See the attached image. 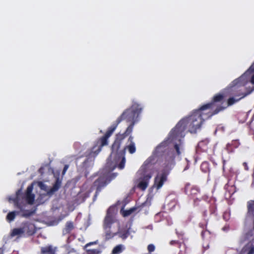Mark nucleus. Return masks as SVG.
<instances>
[{
    "label": "nucleus",
    "mask_w": 254,
    "mask_h": 254,
    "mask_svg": "<svg viewBox=\"0 0 254 254\" xmlns=\"http://www.w3.org/2000/svg\"><path fill=\"white\" fill-rule=\"evenodd\" d=\"M141 111L142 108L139 104L137 103H133L131 106L125 110L116 121L108 128L105 134L98 138L94 142L93 147L85 153V156L88 158H95L102 150L103 146L108 145L109 138L112 135L118 125L124 120L130 123L125 131V134H130Z\"/></svg>",
    "instance_id": "f257e3e1"
},
{
    "label": "nucleus",
    "mask_w": 254,
    "mask_h": 254,
    "mask_svg": "<svg viewBox=\"0 0 254 254\" xmlns=\"http://www.w3.org/2000/svg\"><path fill=\"white\" fill-rule=\"evenodd\" d=\"M129 134L118 133L111 146V152L107 160L105 169L109 172L113 171L116 168L122 170L124 168L126 163V151L127 147L125 146L122 149L121 144L125 138Z\"/></svg>",
    "instance_id": "f03ea898"
},
{
    "label": "nucleus",
    "mask_w": 254,
    "mask_h": 254,
    "mask_svg": "<svg viewBox=\"0 0 254 254\" xmlns=\"http://www.w3.org/2000/svg\"><path fill=\"white\" fill-rule=\"evenodd\" d=\"M204 120L200 117V115L193 111L189 117L180 120L170 132V136L172 139L189 128L190 132H195L199 129Z\"/></svg>",
    "instance_id": "7ed1b4c3"
},
{
    "label": "nucleus",
    "mask_w": 254,
    "mask_h": 254,
    "mask_svg": "<svg viewBox=\"0 0 254 254\" xmlns=\"http://www.w3.org/2000/svg\"><path fill=\"white\" fill-rule=\"evenodd\" d=\"M154 157H149L145 160L139 171L141 177L139 179L137 187L142 190H144L147 188L154 173Z\"/></svg>",
    "instance_id": "20e7f679"
},
{
    "label": "nucleus",
    "mask_w": 254,
    "mask_h": 254,
    "mask_svg": "<svg viewBox=\"0 0 254 254\" xmlns=\"http://www.w3.org/2000/svg\"><path fill=\"white\" fill-rule=\"evenodd\" d=\"M117 175V173L104 174L94 182L89 191V192L90 193L93 190H96L95 193L93 197V201L96 199L101 191L104 189L112 180L115 179Z\"/></svg>",
    "instance_id": "39448f33"
},
{
    "label": "nucleus",
    "mask_w": 254,
    "mask_h": 254,
    "mask_svg": "<svg viewBox=\"0 0 254 254\" xmlns=\"http://www.w3.org/2000/svg\"><path fill=\"white\" fill-rule=\"evenodd\" d=\"M222 111H223V108L221 107H218L215 109L212 106V104L208 103L202 105L200 108L194 111L200 114V117L205 120L211 118L213 115L217 114Z\"/></svg>",
    "instance_id": "423d86ee"
},
{
    "label": "nucleus",
    "mask_w": 254,
    "mask_h": 254,
    "mask_svg": "<svg viewBox=\"0 0 254 254\" xmlns=\"http://www.w3.org/2000/svg\"><path fill=\"white\" fill-rule=\"evenodd\" d=\"M171 170V168L167 165L159 171L154 178L153 187L157 190L161 189L164 183L167 181L168 176Z\"/></svg>",
    "instance_id": "0eeeda50"
},
{
    "label": "nucleus",
    "mask_w": 254,
    "mask_h": 254,
    "mask_svg": "<svg viewBox=\"0 0 254 254\" xmlns=\"http://www.w3.org/2000/svg\"><path fill=\"white\" fill-rule=\"evenodd\" d=\"M22 194V190L21 189L18 190L16 192V196L13 199L15 207L19 209V213L22 212V216L24 217H28L32 216L34 211L30 210H25V205H22L19 203L20 195Z\"/></svg>",
    "instance_id": "6e6552de"
},
{
    "label": "nucleus",
    "mask_w": 254,
    "mask_h": 254,
    "mask_svg": "<svg viewBox=\"0 0 254 254\" xmlns=\"http://www.w3.org/2000/svg\"><path fill=\"white\" fill-rule=\"evenodd\" d=\"M21 226L23 231V234H26L27 236H32L36 232L35 225L30 222H24L22 223Z\"/></svg>",
    "instance_id": "1a4fd4ad"
},
{
    "label": "nucleus",
    "mask_w": 254,
    "mask_h": 254,
    "mask_svg": "<svg viewBox=\"0 0 254 254\" xmlns=\"http://www.w3.org/2000/svg\"><path fill=\"white\" fill-rule=\"evenodd\" d=\"M224 95L222 94H216L213 96L211 101L209 102V103L212 104V106L214 108L216 109L218 107H221L223 108V110H224L226 108V107L222 106L224 103Z\"/></svg>",
    "instance_id": "9d476101"
},
{
    "label": "nucleus",
    "mask_w": 254,
    "mask_h": 254,
    "mask_svg": "<svg viewBox=\"0 0 254 254\" xmlns=\"http://www.w3.org/2000/svg\"><path fill=\"white\" fill-rule=\"evenodd\" d=\"M250 94V92H240L238 94H234V96L229 98L227 101V106H230L239 101L241 99L245 98Z\"/></svg>",
    "instance_id": "9b49d317"
},
{
    "label": "nucleus",
    "mask_w": 254,
    "mask_h": 254,
    "mask_svg": "<svg viewBox=\"0 0 254 254\" xmlns=\"http://www.w3.org/2000/svg\"><path fill=\"white\" fill-rule=\"evenodd\" d=\"M114 222L112 214L111 213L110 210L108 209L107 212L106 216L104 221V228L105 229H110L112 224Z\"/></svg>",
    "instance_id": "f8f14e48"
},
{
    "label": "nucleus",
    "mask_w": 254,
    "mask_h": 254,
    "mask_svg": "<svg viewBox=\"0 0 254 254\" xmlns=\"http://www.w3.org/2000/svg\"><path fill=\"white\" fill-rule=\"evenodd\" d=\"M209 141L207 139L203 140L198 142L196 150L197 153L207 151Z\"/></svg>",
    "instance_id": "ddd939ff"
},
{
    "label": "nucleus",
    "mask_w": 254,
    "mask_h": 254,
    "mask_svg": "<svg viewBox=\"0 0 254 254\" xmlns=\"http://www.w3.org/2000/svg\"><path fill=\"white\" fill-rule=\"evenodd\" d=\"M240 145L239 140H233L231 143L227 144L226 146V150L228 153L233 152L234 149L238 148Z\"/></svg>",
    "instance_id": "4468645a"
},
{
    "label": "nucleus",
    "mask_w": 254,
    "mask_h": 254,
    "mask_svg": "<svg viewBox=\"0 0 254 254\" xmlns=\"http://www.w3.org/2000/svg\"><path fill=\"white\" fill-rule=\"evenodd\" d=\"M254 254V245L251 243L249 242L242 249L240 254Z\"/></svg>",
    "instance_id": "2eb2a0df"
},
{
    "label": "nucleus",
    "mask_w": 254,
    "mask_h": 254,
    "mask_svg": "<svg viewBox=\"0 0 254 254\" xmlns=\"http://www.w3.org/2000/svg\"><path fill=\"white\" fill-rule=\"evenodd\" d=\"M62 184V181L58 178L53 187L50 188L47 191V193L49 195L53 194L56 191H58L60 188Z\"/></svg>",
    "instance_id": "dca6fc26"
},
{
    "label": "nucleus",
    "mask_w": 254,
    "mask_h": 254,
    "mask_svg": "<svg viewBox=\"0 0 254 254\" xmlns=\"http://www.w3.org/2000/svg\"><path fill=\"white\" fill-rule=\"evenodd\" d=\"M56 248L52 246L49 245L46 247H41V254H55Z\"/></svg>",
    "instance_id": "f3484780"
},
{
    "label": "nucleus",
    "mask_w": 254,
    "mask_h": 254,
    "mask_svg": "<svg viewBox=\"0 0 254 254\" xmlns=\"http://www.w3.org/2000/svg\"><path fill=\"white\" fill-rule=\"evenodd\" d=\"M73 229V223L71 221H67L65 224L64 228L63 229V234L66 235L70 234Z\"/></svg>",
    "instance_id": "a211bd4d"
},
{
    "label": "nucleus",
    "mask_w": 254,
    "mask_h": 254,
    "mask_svg": "<svg viewBox=\"0 0 254 254\" xmlns=\"http://www.w3.org/2000/svg\"><path fill=\"white\" fill-rule=\"evenodd\" d=\"M233 83L234 84H235V85L230 88L231 95L234 96V94H238L240 92H243L241 90L239 89V86L237 85V83H238V79L235 80Z\"/></svg>",
    "instance_id": "6ab92c4d"
},
{
    "label": "nucleus",
    "mask_w": 254,
    "mask_h": 254,
    "mask_svg": "<svg viewBox=\"0 0 254 254\" xmlns=\"http://www.w3.org/2000/svg\"><path fill=\"white\" fill-rule=\"evenodd\" d=\"M248 212L249 217H254V200H251L248 202Z\"/></svg>",
    "instance_id": "aec40b11"
},
{
    "label": "nucleus",
    "mask_w": 254,
    "mask_h": 254,
    "mask_svg": "<svg viewBox=\"0 0 254 254\" xmlns=\"http://www.w3.org/2000/svg\"><path fill=\"white\" fill-rule=\"evenodd\" d=\"M125 249V248L124 245L122 244L118 245L113 248L111 254H120Z\"/></svg>",
    "instance_id": "412c9836"
},
{
    "label": "nucleus",
    "mask_w": 254,
    "mask_h": 254,
    "mask_svg": "<svg viewBox=\"0 0 254 254\" xmlns=\"http://www.w3.org/2000/svg\"><path fill=\"white\" fill-rule=\"evenodd\" d=\"M226 191L229 193L230 196L232 195L236 191V188L234 185H230L227 184L224 187Z\"/></svg>",
    "instance_id": "4be33fe9"
},
{
    "label": "nucleus",
    "mask_w": 254,
    "mask_h": 254,
    "mask_svg": "<svg viewBox=\"0 0 254 254\" xmlns=\"http://www.w3.org/2000/svg\"><path fill=\"white\" fill-rule=\"evenodd\" d=\"M19 214V211H13L11 212H9L6 217V220L8 222H11V221H13L14 219L15 218V216L16 215H18Z\"/></svg>",
    "instance_id": "5701e85b"
},
{
    "label": "nucleus",
    "mask_w": 254,
    "mask_h": 254,
    "mask_svg": "<svg viewBox=\"0 0 254 254\" xmlns=\"http://www.w3.org/2000/svg\"><path fill=\"white\" fill-rule=\"evenodd\" d=\"M136 209V208L135 207L130 208L127 210H123V208L121 209V212L122 215L124 217H127L131 215L133 212H134Z\"/></svg>",
    "instance_id": "b1692460"
},
{
    "label": "nucleus",
    "mask_w": 254,
    "mask_h": 254,
    "mask_svg": "<svg viewBox=\"0 0 254 254\" xmlns=\"http://www.w3.org/2000/svg\"><path fill=\"white\" fill-rule=\"evenodd\" d=\"M22 234H24L21 226L19 228H14L11 233V236H20Z\"/></svg>",
    "instance_id": "393cba45"
},
{
    "label": "nucleus",
    "mask_w": 254,
    "mask_h": 254,
    "mask_svg": "<svg viewBox=\"0 0 254 254\" xmlns=\"http://www.w3.org/2000/svg\"><path fill=\"white\" fill-rule=\"evenodd\" d=\"M200 169L204 173H209L210 168L208 162L206 161L203 162L200 165Z\"/></svg>",
    "instance_id": "a878e982"
},
{
    "label": "nucleus",
    "mask_w": 254,
    "mask_h": 254,
    "mask_svg": "<svg viewBox=\"0 0 254 254\" xmlns=\"http://www.w3.org/2000/svg\"><path fill=\"white\" fill-rule=\"evenodd\" d=\"M117 234H119V236L120 238L123 240H125L128 237L129 235V232L128 230H123L120 231Z\"/></svg>",
    "instance_id": "bb28decb"
},
{
    "label": "nucleus",
    "mask_w": 254,
    "mask_h": 254,
    "mask_svg": "<svg viewBox=\"0 0 254 254\" xmlns=\"http://www.w3.org/2000/svg\"><path fill=\"white\" fill-rule=\"evenodd\" d=\"M170 244L171 246L180 248L182 245H184V240L182 238L181 241L178 240H172L170 242Z\"/></svg>",
    "instance_id": "cd10ccee"
},
{
    "label": "nucleus",
    "mask_w": 254,
    "mask_h": 254,
    "mask_svg": "<svg viewBox=\"0 0 254 254\" xmlns=\"http://www.w3.org/2000/svg\"><path fill=\"white\" fill-rule=\"evenodd\" d=\"M125 147H127V149H128V152L130 154L134 153L136 151L134 143H130L128 145L125 146Z\"/></svg>",
    "instance_id": "c85d7f7f"
},
{
    "label": "nucleus",
    "mask_w": 254,
    "mask_h": 254,
    "mask_svg": "<svg viewBox=\"0 0 254 254\" xmlns=\"http://www.w3.org/2000/svg\"><path fill=\"white\" fill-rule=\"evenodd\" d=\"M209 214L210 215H215V213L217 210L216 205L215 203H212L210 204L209 206Z\"/></svg>",
    "instance_id": "c756f323"
},
{
    "label": "nucleus",
    "mask_w": 254,
    "mask_h": 254,
    "mask_svg": "<svg viewBox=\"0 0 254 254\" xmlns=\"http://www.w3.org/2000/svg\"><path fill=\"white\" fill-rule=\"evenodd\" d=\"M35 199V195L34 194H26V199L28 204H32L34 202Z\"/></svg>",
    "instance_id": "7c9ffc66"
},
{
    "label": "nucleus",
    "mask_w": 254,
    "mask_h": 254,
    "mask_svg": "<svg viewBox=\"0 0 254 254\" xmlns=\"http://www.w3.org/2000/svg\"><path fill=\"white\" fill-rule=\"evenodd\" d=\"M117 234V233H111V232L110 230L107 231L105 234V239L106 240H109L113 238Z\"/></svg>",
    "instance_id": "2f4dec72"
},
{
    "label": "nucleus",
    "mask_w": 254,
    "mask_h": 254,
    "mask_svg": "<svg viewBox=\"0 0 254 254\" xmlns=\"http://www.w3.org/2000/svg\"><path fill=\"white\" fill-rule=\"evenodd\" d=\"M155 249V247L153 244H149L147 246V251L150 254V253L154 252Z\"/></svg>",
    "instance_id": "473e14b6"
},
{
    "label": "nucleus",
    "mask_w": 254,
    "mask_h": 254,
    "mask_svg": "<svg viewBox=\"0 0 254 254\" xmlns=\"http://www.w3.org/2000/svg\"><path fill=\"white\" fill-rule=\"evenodd\" d=\"M87 253L88 254H99L100 252L96 249L87 250Z\"/></svg>",
    "instance_id": "72a5a7b5"
},
{
    "label": "nucleus",
    "mask_w": 254,
    "mask_h": 254,
    "mask_svg": "<svg viewBox=\"0 0 254 254\" xmlns=\"http://www.w3.org/2000/svg\"><path fill=\"white\" fill-rule=\"evenodd\" d=\"M33 190V186L32 185L29 186L27 187L26 192V194H31Z\"/></svg>",
    "instance_id": "f704fd0d"
},
{
    "label": "nucleus",
    "mask_w": 254,
    "mask_h": 254,
    "mask_svg": "<svg viewBox=\"0 0 254 254\" xmlns=\"http://www.w3.org/2000/svg\"><path fill=\"white\" fill-rule=\"evenodd\" d=\"M174 148L177 152V153L178 155H180L181 154V151L180 150V147H179V145L177 144H176L175 145H174Z\"/></svg>",
    "instance_id": "c9c22d12"
},
{
    "label": "nucleus",
    "mask_w": 254,
    "mask_h": 254,
    "mask_svg": "<svg viewBox=\"0 0 254 254\" xmlns=\"http://www.w3.org/2000/svg\"><path fill=\"white\" fill-rule=\"evenodd\" d=\"M202 216L204 217V219H205V220L206 221V223H207L208 219L207 218V212L206 210H204L203 211Z\"/></svg>",
    "instance_id": "e433bc0d"
},
{
    "label": "nucleus",
    "mask_w": 254,
    "mask_h": 254,
    "mask_svg": "<svg viewBox=\"0 0 254 254\" xmlns=\"http://www.w3.org/2000/svg\"><path fill=\"white\" fill-rule=\"evenodd\" d=\"M68 168V165H64V169H63V172H62V174L63 175H64L65 173V172L67 171Z\"/></svg>",
    "instance_id": "4c0bfd02"
},
{
    "label": "nucleus",
    "mask_w": 254,
    "mask_h": 254,
    "mask_svg": "<svg viewBox=\"0 0 254 254\" xmlns=\"http://www.w3.org/2000/svg\"><path fill=\"white\" fill-rule=\"evenodd\" d=\"M133 136H132L131 135H130L129 138H128V141L130 142V143H134L133 142Z\"/></svg>",
    "instance_id": "58836bf2"
},
{
    "label": "nucleus",
    "mask_w": 254,
    "mask_h": 254,
    "mask_svg": "<svg viewBox=\"0 0 254 254\" xmlns=\"http://www.w3.org/2000/svg\"><path fill=\"white\" fill-rule=\"evenodd\" d=\"M250 69L253 71H254V62L253 63L252 65L250 66Z\"/></svg>",
    "instance_id": "ea45409f"
},
{
    "label": "nucleus",
    "mask_w": 254,
    "mask_h": 254,
    "mask_svg": "<svg viewBox=\"0 0 254 254\" xmlns=\"http://www.w3.org/2000/svg\"><path fill=\"white\" fill-rule=\"evenodd\" d=\"M95 244V242L89 243L85 245V248H87V247H88V246H90V245H93V244Z\"/></svg>",
    "instance_id": "a19ab883"
},
{
    "label": "nucleus",
    "mask_w": 254,
    "mask_h": 254,
    "mask_svg": "<svg viewBox=\"0 0 254 254\" xmlns=\"http://www.w3.org/2000/svg\"><path fill=\"white\" fill-rule=\"evenodd\" d=\"M205 233V231H202V232H201V236H202V237L203 238H204V233Z\"/></svg>",
    "instance_id": "79ce46f5"
},
{
    "label": "nucleus",
    "mask_w": 254,
    "mask_h": 254,
    "mask_svg": "<svg viewBox=\"0 0 254 254\" xmlns=\"http://www.w3.org/2000/svg\"><path fill=\"white\" fill-rule=\"evenodd\" d=\"M3 254V250L2 249L0 248V254Z\"/></svg>",
    "instance_id": "37998d69"
},
{
    "label": "nucleus",
    "mask_w": 254,
    "mask_h": 254,
    "mask_svg": "<svg viewBox=\"0 0 254 254\" xmlns=\"http://www.w3.org/2000/svg\"><path fill=\"white\" fill-rule=\"evenodd\" d=\"M225 160H223V169H224V166H225Z\"/></svg>",
    "instance_id": "c03bdc74"
},
{
    "label": "nucleus",
    "mask_w": 254,
    "mask_h": 254,
    "mask_svg": "<svg viewBox=\"0 0 254 254\" xmlns=\"http://www.w3.org/2000/svg\"><path fill=\"white\" fill-rule=\"evenodd\" d=\"M244 164L245 166H246V165H247L246 163H244V164Z\"/></svg>",
    "instance_id": "a18cd8bd"
}]
</instances>
